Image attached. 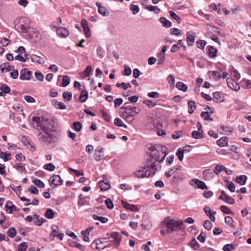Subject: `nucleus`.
I'll use <instances>...</instances> for the list:
<instances>
[{
  "mask_svg": "<svg viewBox=\"0 0 251 251\" xmlns=\"http://www.w3.org/2000/svg\"><path fill=\"white\" fill-rule=\"evenodd\" d=\"M56 33L57 35L61 38H66L70 34L69 30L65 27H59L57 28Z\"/></svg>",
  "mask_w": 251,
  "mask_h": 251,
  "instance_id": "16",
  "label": "nucleus"
},
{
  "mask_svg": "<svg viewBox=\"0 0 251 251\" xmlns=\"http://www.w3.org/2000/svg\"><path fill=\"white\" fill-rule=\"evenodd\" d=\"M126 106L130 109L129 112L130 114H132V118L134 120V117L140 112V108L128 105H126Z\"/></svg>",
  "mask_w": 251,
  "mask_h": 251,
  "instance_id": "21",
  "label": "nucleus"
},
{
  "mask_svg": "<svg viewBox=\"0 0 251 251\" xmlns=\"http://www.w3.org/2000/svg\"><path fill=\"white\" fill-rule=\"evenodd\" d=\"M127 103H125L124 105L121 107V111L120 112V117L126 121L128 123L131 122L133 119L132 114L130 113V108L126 106Z\"/></svg>",
  "mask_w": 251,
  "mask_h": 251,
  "instance_id": "6",
  "label": "nucleus"
},
{
  "mask_svg": "<svg viewBox=\"0 0 251 251\" xmlns=\"http://www.w3.org/2000/svg\"><path fill=\"white\" fill-rule=\"evenodd\" d=\"M88 97V92L86 90H83L81 92V94L79 96V100L81 102H84L86 101Z\"/></svg>",
  "mask_w": 251,
  "mask_h": 251,
  "instance_id": "38",
  "label": "nucleus"
},
{
  "mask_svg": "<svg viewBox=\"0 0 251 251\" xmlns=\"http://www.w3.org/2000/svg\"><path fill=\"white\" fill-rule=\"evenodd\" d=\"M81 25L86 37L87 38L90 37L91 33L87 21L85 19H82L81 22Z\"/></svg>",
  "mask_w": 251,
  "mask_h": 251,
  "instance_id": "13",
  "label": "nucleus"
},
{
  "mask_svg": "<svg viewBox=\"0 0 251 251\" xmlns=\"http://www.w3.org/2000/svg\"><path fill=\"white\" fill-rule=\"evenodd\" d=\"M178 159L181 161L183 159L184 152L181 149H178L176 153Z\"/></svg>",
  "mask_w": 251,
  "mask_h": 251,
  "instance_id": "61",
  "label": "nucleus"
},
{
  "mask_svg": "<svg viewBox=\"0 0 251 251\" xmlns=\"http://www.w3.org/2000/svg\"><path fill=\"white\" fill-rule=\"evenodd\" d=\"M247 180V177L245 175H241L236 177L235 181L241 185H244Z\"/></svg>",
  "mask_w": 251,
  "mask_h": 251,
  "instance_id": "26",
  "label": "nucleus"
},
{
  "mask_svg": "<svg viewBox=\"0 0 251 251\" xmlns=\"http://www.w3.org/2000/svg\"><path fill=\"white\" fill-rule=\"evenodd\" d=\"M190 184L194 186L195 189H207V186L202 181L198 179H193L190 181Z\"/></svg>",
  "mask_w": 251,
  "mask_h": 251,
  "instance_id": "8",
  "label": "nucleus"
},
{
  "mask_svg": "<svg viewBox=\"0 0 251 251\" xmlns=\"http://www.w3.org/2000/svg\"><path fill=\"white\" fill-rule=\"evenodd\" d=\"M227 83L228 84V86L232 89V90L238 91L240 89L239 85L236 82H233L230 81H232V80L229 78H227L226 79Z\"/></svg>",
  "mask_w": 251,
  "mask_h": 251,
  "instance_id": "18",
  "label": "nucleus"
},
{
  "mask_svg": "<svg viewBox=\"0 0 251 251\" xmlns=\"http://www.w3.org/2000/svg\"><path fill=\"white\" fill-rule=\"evenodd\" d=\"M219 199L230 204H232L235 202L234 199L227 195L224 191L221 192Z\"/></svg>",
  "mask_w": 251,
  "mask_h": 251,
  "instance_id": "11",
  "label": "nucleus"
},
{
  "mask_svg": "<svg viewBox=\"0 0 251 251\" xmlns=\"http://www.w3.org/2000/svg\"><path fill=\"white\" fill-rule=\"evenodd\" d=\"M114 125L118 127H123L125 128H127V126L124 124L122 120L119 118H116L114 120Z\"/></svg>",
  "mask_w": 251,
  "mask_h": 251,
  "instance_id": "39",
  "label": "nucleus"
},
{
  "mask_svg": "<svg viewBox=\"0 0 251 251\" xmlns=\"http://www.w3.org/2000/svg\"><path fill=\"white\" fill-rule=\"evenodd\" d=\"M70 245L71 246L76 248L82 251H85L86 249V247L85 246L74 241H71L70 242Z\"/></svg>",
  "mask_w": 251,
  "mask_h": 251,
  "instance_id": "33",
  "label": "nucleus"
},
{
  "mask_svg": "<svg viewBox=\"0 0 251 251\" xmlns=\"http://www.w3.org/2000/svg\"><path fill=\"white\" fill-rule=\"evenodd\" d=\"M159 21L162 24L163 26L170 27L172 26V23L164 17L160 18Z\"/></svg>",
  "mask_w": 251,
  "mask_h": 251,
  "instance_id": "35",
  "label": "nucleus"
},
{
  "mask_svg": "<svg viewBox=\"0 0 251 251\" xmlns=\"http://www.w3.org/2000/svg\"><path fill=\"white\" fill-rule=\"evenodd\" d=\"M50 184V186L56 187L62 184L63 180L60 177V176L57 175H53L49 180Z\"/></svg>",
  "mask_w": 251,
  "mask_h": 251,
  "instance_id": "9",
  "label": "nucleus"
},
{
  "mask_svg": "<svg viewBox=\"0 0 251 251\" xmlns=\"http://www.w3.org/2000/svg\"><path fill=\"white\" fill-rule=\"evenodd\" d=\"M98 243H100V241H97V240H95V241H94L91 243V248L95 250H102L106 247V246H99Z\"/></svg>",
  "mask_w": 251,
  "mask_h": 251,
  "instance_id": "25",
  "label": "nucleus"
},
{
  "mask_svg": "<svg viewBox=\"0 0 251 251\" xmlns=\"http://www.w3.org/2000/svg\"><path fill=\"white\" fill-rule=\"evenodd\" d=\"M96 4L98 7V12L99 14L105 17L109 15V13L108 11L106 9L105 7L103 6L100 2H97Z\"/></svg>",
  "mask_w": 251,
  "mask_h": 251,
  "instance_id": "17",
  "label": "nucleus"
},
{
  "mask_svg": "<svg viewBox=\"0 0 251 251\" xmlns=\"http://www.w3.org/2000/svg\"><path fill=\"white\" fill-rule=\"evenodd\" d=\"M122 203L126 209H129L132 211H136L138 210L136 205L131 204L123 201H122Z\"/></svg>",
  "mask_w": 251,
  "mask_h": 251,
  "instance_id": "19",
  "label": "nucleus"
},
{
  "mask_svg": "<svg viewBox=\"0 0 251 251\" xmlns=\"http://www.w3.org/2000/svg\"><path fill=\"white\" fill-rule=\"evenodd\" d=\"M10 66L8 63H4L0 65V70L2 72H3L5 70L8 72L10 71Z\"/></svg>",
  "mask_w": 251,
  "mask_h": 251,
  "instance_id": "46",
  "label": "nucleus"
},
{
  "mask_svg": "<svg viewBox=\"0 0 251 251\" xmlns=\"http://www.w3.org/2000/svg\"><path fill=\"white\" fill-rule=\"evenodd\" d=\"M211 76L215 80H219L221 78V75L220 73L217 71H213L211 72Z\"/></svg>",
  "mask_w": 251,
  "mask_h": 251,
  "instance_id": "51",
  "label": "nucleus"
},
{
  "mask_svg": "<svg viewBox=\"0 0 251 251\" xmlns=\"http://www.w3.org/2000/svg\"><path fill=\"white\" fill-rule=\"evenodd\" d=\"M146 153L149 155L147 158V162L150 164H156V163H161L163 161L167 155V148L160 145L153 146L148 145L147 146Z\"/></svg>",
  "mask_w": 251,
  "mask_h": 251,
  "instance_id": "2",
  "label": "nucleus"
},
{
  "mask_svg": "<svg viewBox=\"0 0 251 251\" xmlns=\"http://www.w3.org/2000/svg\"><path fill=\"white\" fill-rule=\"evenodd\" d=\"M130 10H131L133 14H136L138 13L140 11V8L138 6L136 5H134L133 4H131L129 7Z\"/></svg>",
  "mask_w": 251,
  "mask_h": 251,
  "instance_id": "50",
  "label": "nucleus"
},
{
  "mask_svg": "<svg viewBox=\"0 0 251 251\" xmlns=\"http://www.w3.org/2000/svg\"><path fill=\"white\" fill-rule=\"evenodd\" d=\"M146 127L149 129H151L154 127V123L153 118H149L148 119V124L146 125Z\"/></svg>",
  "mask_w": 251,
  "mask_h": 251,
  "instance_id": "45",
  "label": "nucleus"
},
{
  "mask_svg": "<svg viewBox=\"0 0 251 251\" xmlns=\"http://www.w3.org/2000/svg\"><path fill=\"white\" fill-rule=\"evenodd\" d=\"M183 179V175L180 173H176L172 179V183H177Z\"/></svg>",
  "mask_w": 251,
  "mask_h": 251,
  "instance_id": "28",
  "label": "nucleus"
},
{
  "mask_svg": "<svg viewBox=\"0 0 251 251\" xmlns=\"http://www.w3.org/2000/svg\"><path fill=\"white\" fill-rule=\"evenodd\" d=\"M32 217H33V218H34V219L36 220L34 221V223L36 225H37L38 226H42L43 225V224L46 221V220L43 218H41V221H39V217L36 214L33 215Z\"/></svg>",
  "mask_w": 251,
  "mask_h": 251,
  "instance_id": "29",
  "label": "nucleus"
},
{
  "mask_svg": "<svg viewBox=\"0 0 251 251\" xmlns=\"http://www.w3.org/2000/svg\"><path fill=\"white\" fill-rule=\"evenodd\" d=\"M31 60L33 62L43 64L45 62L46 57L43 54H41V56L32 54L31 56Z\"/></svg>",
  "mask_w": 251,
  "mask_h": 251,
  "instance_id": "12",
  "label": "nucleus"
},
{
  "mask_svg": "<svg viewBox=\"0 0 251 251\" xmlns=\"http://www.w3.org/2000/svg\"><path fill=\"white\" fill-rule=\"evenodd\" d=\"M44 168L48 171H53L55 168V166L52 163H48L44 166Z\"/></svg>",
  "mask_w": 251,
  "mask_h": 251,
  "instance_id": "55",
  "label": "nucleus"
},
{
  "mask_svg": "<svg viewBox=\"0 0 251 251\" xmlns=\"http://www.w3.org/2000/svg\"><path fill=\"white\" fill-rule=\"evenodd\" d=\"M31 75V71L26 68L23 69L20 72V79L21 80H29Z\"/></svg>",
  "mask_w": 251,
  "mask_h": 251,
  "instance_id": "15",
  "label": "nucleus"
},
{
  "mask_svg": "<svg viewBox=\"0 0 251 251\" xmlns=\"http://www.w3.org/2000/svg\"><path fill=\"white\" fill-rule=\"evenodd\" d=\"M107 239V238H101L97 240V241H100V243H98L99 246H106L107 247L110 245V242H109V240Z\"/></svg>",
  "mask_w": 251,
  "mask_h": 251,
  "instance_id": "41",
  "label": "nucleus"
},
{
  "mask_svg": "<svg viewBox=\"0 0 251 251\" xmlns=\"http://www.w3.org/2000/svg\"><path fill=\"white\" fill-rule=\"evenodd\" d=\"M203 131H196L194 130L192 132L191 135L193 138L196 139H201L203 138Z\"/></svg>",
  "mask_w": 251,
  "mask_h": 251,
  "instance_id": "23",
  "label": "nucleus"
},
{
  "mask_svg": "<svg viewBox=\"0 0 251 251\" xmlns=\"http://www.w3.org/2000/svg\"><path fill=\"white\" fill-rule=\"evenodd\" d=\"M150 164L149 162L146 161V165L144 167H142V178L152 176L155 174L157 170V165Z\"/></svg>",
  "mask_w": 251,
  "mask_h": 251,
  "instance_id": "5",
  "label": "nucleus"
},
{
  "mask_svg": "<svg viewBox=\"0 0 251 251\" xmlns=\"http://www.w3.org/2000/svg\"><path fill=\"white\" fill-rule=\"evenodd\" d=\"M0 89L2 91L1 93H2L3 94V93H4V94L8 93L10 92V88L6 84L1 85V86H0Z\"/></svg>",
  "mask_w": 251,
  "mask_h": 251,
  "instance_id": "56",
  "label": "nucleus"
},
{
  "mask_svg": "<svg viewBox=\"0 0 251 251\" xmlns=\"http://www.w3.org/2000/svg\"><path fill=\"white\" fill-rule=\"evenodd\" d=\"M105 176H102L103 179L102 180H100L99 182V187L100 188V189L102 191H106L110 188V184L109 183V180L107 178H105Z\"/></svg>",
  "mask_w": 251,
  "mask_h": 251,
  "instance_id": "14",
  "label": "nucleus"
},
{
  "mask_svg": "<svg viewBox=\"0 0 251 251\" xmlns=\"http://www.w3.org/2000/svg\"><path fill=\"white\" fill-rule=\"evenodd\" d=\"M145 8L150 11H153L155 14H158L160 12V9L156 6L147 5L145 7Z\"/></svg>",
  "mask_w": 251,
  "mask_h": 251,
  "instance_id": "40",
  "label": "nucleus"
},
{
  "mask_svg": "<svg viewBox=\"0 0 251 251\" xmlns=\"http://www.w3.org/2000/svg\"><path fill=\"white\" fill-rule=\"evenodd\" d=\"M170 16L172 18L176 20L178 24L180 23L181 19L174 11H170Z\"/></svg>",
  "mask_w": 251,
  "mask_h": 251,
  "instance_id": "57",
  "label": "nucleus"
},
{
  "mask_svg": "<svg viewBox=\"0 0 251 251\" xmlns=\"http://www.w3.org/2000/svg\"><path fill=\"white\" fill-rule=\"evenodd\" d=\"M10 153L7 152H2L0 149V158H2L4 162H6L10 160Z\"/></svg>",
  "mask_w": 251,
  "mask_h": 251,
  "instance_id": "27",
  "label": "nucleus"
},
{
  "mask_svg": "<svg viewBox=\"0 0 251 251\" xmlns=\"http://www.w3.org/2000/svg\"><path fill=\"white\" fill-rule=\"evenodd\" d=\"M27 243L25 242L21 243L19 246L18 251H26Z\"/></svg>",
  "mask_w": 251,
  "mask_h": 251,
  "instance_id": "52",
  "label": "nucleus"
},
{
  "mask_svg": "<svg viewBox=\"0 0 251 251\" xmlns=\"http://www.w3.org/2000/svg\"><path fill=\"white\" fill-rule=\"evenodd\" d=\"M103 157V154L97 153V150H96L95 151V154H94L95 159L97 161L99 162V161H101Z\"/></svg>",
  "mask_w": 251,
  "mask_h": 251,
  "instance_id": "60",
  "label": "nucleus"
},
{
  "mask_svg": "<svg viewBox=\"0 0 251 251\" xmlns=\"http://www.w3.org/2000/svg\"><path fill=\"white\" fill-rule=\"evenodd\" d=\"M70 83V78L68 75H64L63 76V82L62 83V86L63 87H66L68 86Z\"/></svg>",
  "mask_w": 251,
  "mask_h": 251,
  "instance_id": "54",
  "label": "nucleus"
},
{
  "mask_svg": "<svg viewBox=\"0 0 251 251\" xmlns=\"http://www.w3.org/2000/svg\"><path fill=\"white\" fill-rule=\"evenodd\" d=\"M63 97L67 101H70L72 98V94L69 92H65L63 93Z\"/></svg>",
  "mask_w": 251,
  "mask_h": 251,
  "instance_id": "64",
  "label": "nucleus"
},
{
  "mask_svg": "<svg viewBox=\"0 0 251 251\" xmlns=\"http://www.w3.org/2000/svg\"><path fill=\"white\" fill-rule=\"evenodd\" d=\"M218 50L213 46H210L208 49V55L209 57L214 58L216 56Z\"/></svg>",
  "mask_w": 251,
  "mask_h": 251,
  "instance_id": "30",
  "label": "nucleus"
},
{
  "mask_svg": "<svg viewBox=\"0 0 251 251\" xmlns=\"http://www.w3.org/2000/svg\"><path fill=\"white\" fill-rule=\"evenodd\" d=\"M100 113L105 121L107 122H111V117L104 110H101Z\"/></svg>",
  "mask_w": 251,
  "mask_h": 251,
  "instance_id": "53",
  "label": "nucleus"
},
{
  "mask_svg": "<svg viewBox=\"0 0 251 251\" xmlns=\"http://www.w3.org/2000/svg\"><path fill=\"white\" fill-rule=\"evenodd\" d=\"M7 233L8 236L11 238H13L16 235V231L14 227H10L8 230Z\"/></svg>",
  "mask_w": 251,
  "mask_h": 251,
  "instance_id": "59",
  "label": "nucleus"
},
{
  "mask_svg": "<svg viewBox=\"0 0 251 251\" xmlns=\"http://www.w3.org/2000/svg\"><path fill=\"white\" fill-rule=\"evenodd\" d=\"M124 73L123 75H130L131 74V69L126 65H124Z\"/></svg>",
  "mask_w": 251,
  "mask_h": 251,
  "instance_id": "63",
  "label": "nucleus"
},
{
  "mask_svg": "<svg viewBox=\"0 0 251 251\" xmlns=\"http://www.w3.org/2000/svg\"><path fill=\"white\" fill-rule=\"evenodd\" d=\"M170 32L171 34L175 35L177 36L181 35L182 33L181 30L177 28H171L170 29Z\"/></svg>",
  "mask_w": 251,
  "mask_h": 251,
  "instance_id": "49",
  "label": "nucleus"
},
{
  "mask_svg": "<svg viewBox=\"0 0 251 251\" xmlns=\"http://www.w3.org/2000/svg\"><path fill=\"white\" fill-rule=\"evenodd\" d=\"M107 238L110 239L109 242L110 245L113 244L116 247H118L120 244L122 236L121 235L116 232H113L110 234H107Z\"/></svg>",
  "mask_w": 251,
  "mask_h": 251,
  "instance_id": "7",
  "label": "nucleus"
},
{
  "mask_svg": "<svg viewBox=\"0 0 251 251\" xmlns=\"http://www.w3.org/2000/svg\"><path fill=\"white\" fill-rule=\"evenodd\" d=\"M54 106L58 109H65L66 108V105L62 102L55 101Z\"/></svg>",
  "mask_w": 251,
  "mask_h": 251,
  "instance_id": "58",
  "label": "nucleus"
},
{
  "mask_svg": "<svg viewBox=\"0 0 251 251\" xmlns=\"http://www.w3.org/2000/svg\"><path fill=\"white\" fill-rule=\"evenodd\" d=\"M186 41L188 46H193L194 44L196 34L192 31L186 33Z\"/></svg>",
  "mask_w": 251,
  "mask_h": 251,
  "instance_id": "10",
  "label": "nucleus"
},
{
  "mask_svg": "<svg viewBox=\"0 0 251 251\" xmlns=\"http://www.w3.org/2000/svg\"><path fill=\"white\" fill-rule=\"evenodd\" d=\"M163 124H158L156 126V133L158 136H163L166 134L165 131L162 129Z\"/></svg>",
  "mask_w": 251,
  "mask_h": 251,
  "instance_id": "24",
  "label": "nucleus"
},
{
  "mask_svg": "<svg viewBox=\"0 0 251 251\" xmlns=\"http://www.w3.org/2000/svg\"><path fill=\"white\" fill-rule=\"evenodd\" d=\"M93 217L94 220L99 221L102 224H105L108 221V219L106 217L98 216L96 215H94Z\"/></svg>",
  "mask_w": 251,
  "mask_h": 251,
  "instance_id": "43",
  "label": "nucleus"
},
{
  "mask_svg": "<svg viewBox=\"0 0 251 251\" xmlns=\"http://www.w3.org/2000/svg\"><path fill=\"white\" fill-rule=\"evenodd\" d=\"M188 112L190 114H192L196 108L195 102L193 100H190L188 103Z\"/></svg>",
  "mask_w": 251,
  "mask_h": 251,
  "instance_id": "34",
  "label": "nucleus"
},
{
  "mask_svg": "<svg viewBox=\"0 0 251 251\" xmlns=\"http://www.w3.org/2000/svg\"><path fill=\"white\" fill-rule=\"evenodd\" d=\"M32 121L36 123L34 126L39 131L37 135L38 141L46 145H50L57 142L59 136L51 120L43 117L33 116Z\"/></svg>",
  "mask_w": 251,
  "mask_h": 251,
  "instance_id": "1",
  "label": "nucleus"
},
{
  "mask_svg": "<svg viewBox=\"0 0 251 251\" xmlns=\"http://www.w3.org/2000/svg\"><path fill=\"white\" fill-rule=\"evenodd\" d=\"M196 45L198 48L203 50L206 45V42L204 40H199L196 42Z\"/></svg>",
  "mask_w": 251,
  "mask_h": 251,
  "instance_id": "47",
  "label": "nucleus"
},
{
  "mask_svg": "<svg viewBox=\"0 0 251 251\" xmlns=\"http://www.w3.org/2000/svg\"><path fill=\"white\" fill-rule=\"evenodd\" d=\"M157 63L159 65L162 64L165 60V54L159 53L157 55Z\"/></svg>",
  "mask_w": 251,
  "mask_h": 251,
  "instance_id": "44",
  "label": "nucleus"
},
{
  "mask_svg": "<svg viewBox=\"0 0 251 251\" xmlns=\"http://www.w3.org/2000/svg\"><path fill=\"white\" fill-rule=\"evenodd\" d=\"M161 228L166 229L167 233H171L174 231H177L178 229H182L184 228V225L182 222L176 221L168 217L166 218L160 223Z\"/></svg>",
  "mask_w": 251,
  "mask_h": 251,
  "instance_id": "4",
  "label": "nucleus"
},
{
  "mask_svg": "<svg viewBox=\"0 0 251 251\" xmlns=\"http://www.w3.org/2000/svg\"><path fill=\"white\" fill-rule=\"evenodd\" d=\"M176 87L183 92H186L188 89L187 86L182 82L178 81L176 84Z\"/></svg>",
  "mask_w": 251,
  "mask_h": 251,
  "instance_id": "31",
  "label": "nucleus"
},
{
  "mask_svg": "<svg viewBox=\"0 0 251 251\" xmlns=\"http://www.w3.org/2000/svg\"><path fill=\"white\" fill-rule=\"evenodd\" d=\"M73 128L75 131L79 132L81 130L82 125L79 122H75L73 124Z\"/></svg>",
  "mask_w": 251,
  "mask_h": 251,
  "instance_id": "48",
  "label": "nucleus"
},
{
  "mask_svg": "<svg viewBox=\"0 0 251 251\" xmlns=\"http://www.w3.org/2000/svg\"><path fill=\"white\" fill-rule=\"evenodd\" d=\"M143 103L146 104L150 108H152L156 105L155 102L149 100H144L143 101Z\"/></svg>",
  "mask_w": 251,
  "mask_h": 251,
  "instance_id": "62",
  "label": "nucleus"
},
{
  "mask_svg": "<svg viewBox=\"0 0 251 251\" xmlns=\"http://www.w3.org/2000/svg\"><path fill=\"white\" fill-rule=\"evenodd\" d=\"M221 210L226 214L233 215L234 213L231 209L226 206L222 205L220 207Z\"/></svg>",
  "mask_w": 251,
  "mask_h": 251,
  "instance_id": "42",
  "label": "nucleus"
},
{
  "mask_svg": "<svg viewBox=\"0 0 251 251\" xmlns=\"http://www.w3.org/2000/svg\"><path fill=\"white\" fill-rule=\"evenodd\" d=\"M189 245L195 250H198L200 248V245L195 238H193L189 243Z\"/></svg>",
  "mask_w": 251,
  "mask_h": 251,
  "instance_id": "36",
  "label": "nucleus"
},
{
  "mask_svg": "<svg viewBox=\"0 0 251 251\" xmlns=\"http://www.w3.org/2000/svg\"><path fill=\"white\" fill-rule=\"evenodd\" d=\"M213 100L215 102L219 103L223 101V98L221 97L220 92H215L213 94Z\"/></svg>",
  "mask_w": 251,
  "mask_h": 251,
  "instance_id": "32",
  "label": "nucleus"
},
{
  "mask_svg": "<svg viewBox=\"0 0 251 251\" xmlns=\"http://www.w3.org/2000/svg\"><path fill=\"white\" fill-rule=\"evenodd\" d=\"M92 67L91 66H88L86 69L82 72L80 73V76L83 78H85L90 75L91 71H92Z\"/></svg>",
  "mask_w": 251,
  "mask_h": 251,
  "instance_id": "22",
  "label": "nucleus"
},
{
  "mask_svg": "<svg viewBox=\"0 0 251 251\" xmlns=\"http://www.w3.org/2000/svg\"><path fill=\"white\" fill-rule=\"evenodd\" d=\"M14 27L18 32L28 33L30 38H38L39 33L30 27L31 21L25 17L17 18L14 22Z\"/></svg>",
  "mask_w": 251,
  "mask_h": 251,
  "instance_id": "3",
  "label": "nucleus"
},
{
  "mask_svg": "<svg viewBox=\"0 0 251 251\" xmlns=\"http://www.w3.org/2000/svg\"><path fill=\"white\" fill-rule=\"evenodd\" d=\"M56 213L52 209L49 208L47 210L45 213V216L49 219H53Z\"/></svg>",
  "mask_w": 251,
  "mask_h": 251,
  "instance_id": "37",
  "label": "nucleus"
},
{
  "mask_svg": "<svg viewBox=\"0 0 251 251\" xmlns=\"http://www.w3.org/2000/svg\"><path fill=\"white\" fill-rule=\"evenodd\" d=\"M228 140L227 137H223L217 141V144L220 147H226L228 145Z\"/></svg>",
  "mask_w": 251,
  "mask_h": 251,
  "instance_id": "20",
  "label": "nucleus"
}]
</instances>
